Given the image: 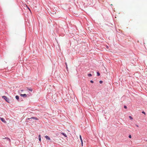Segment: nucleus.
<instances>
[{
  "instance_id": "1",
  "label": "nucleus",
  "mask_w": 147,
  "mask_h": 147,
  "mask_svg": "<svg viewBox=\"0 0 147 147\" xmlns=\"http://www.w3.org/2000/svg\"><path fill=\"white\" fill-rule=\"evenodd\" d=\"M2 98L4 99H5L7 102H9V100L7 96H2Z\"/></svg>"
},
{
  "instance_id": "2",
  "label": "nucleus",
  "mask_w": 147,
  "mask_h": 147,
  "mask_svg": "<svg viewBox=\"0 0 147 147\" xmlns=\"http://www.w3.org/2000/svg\"><path fill=\"white\" fill-rule=\"evenodd\" d=\"M35 119V120H38V119L37 117H31V118H28L27 119L28 120H30V119Z\"/></svg>"
},
{
  "instance_id": "3",
  "label": "nucleus",
  "mask_w": 147,
  "mask_h": 147,
  "mask_svg": "<svg viewBox=\"0 0 147 147\" xmlns=\"http://www.w3.org/2000/svg\"><path fill=\"white\" fill-rule=\"evenodd\" d=\"M0 119L3 122L5 123L6 122V121L5 120V119L3 118H1L0 117Z\"/></svg>"
},
{
  "instance_id": "4",
  "label": "nucleus",
  "mask_w": 147,
  "mask_h": 147,
  "mask_svg": "<svg viewBox=\"0 0 147 147\" xmlns=\"http://www.w3.org/2000/svg\"><path fill=\"white\" fill-rule=\"evenodd\" d=\"M80 140H81V142L82 143V146H83V140H82V138L81 136L80 135Z\"/></svg>"
},
{
  "instance_id": "5",
  "label": "nucleus",
  "mask_w": 147,
  "mask_h": 147,
  "mask_svg": "<svg viewBox=\"0 0 147 147\" xmlns=\"http://www.w3.org/2000/svg\"><path fill=\"white\" fill-rule=\"evenodd\" d=\"M20 95L22 97H27V95L26 94H21Z\"/></svg>"
},
{
  "instance_id": "6",
  "label": "nucleus",
  "mask_w": 147,
  "mask_h": 147,
  "mask_svg": "<svg viewBox=\"0 0 147 147\" xmlns=\"http://www.w3.org/2000/svg\"><path fill=\"white\" fill-rule=\"evenodd\" d=\"M45 137L46 139L49 140H50V138L47 136H45Z\"/></svg>"
},
{
  "instance_id": "7",
  "label": "nucleus",
  "mask_w": 147,
  "mask_h": 147,
  "mask_svg": "<svg viewBox=\"0 0 147 147\" xmlns=\"http://www.w3.org/2000/svg\"><path fill=\"white\" fill-rule=\"evenodd\" d=\"M61 134H62V135H63L64 136H65V137H67V136H66V135L65 134H64V133H61Z\"/></svg>"
},
{
  "instance_id": "8",
  "label": "nucleus",
  "mask_w": 147,
  "mask_h": 147,
  "mask_svg": "<svg viewBox=\"0 0 147 147\" xmlns=\"http://www.w3.org/2000/svg\"><path fill=\"white\" fill-rule=\"evenodd\" d=\"M27 89L28 90H29V91L31 92L32 91V89L31 88H28Z\"/></svg>"
},
{
  "instance_id": "9",
  "label": "nucleus",
  "mask_w": 147,
  "mask_h": 147,
  "mask_svg": "<svg viewBox=\"0 0 147 147\" xmlns=\"http://www.w3.org/2000/svg\"><path fill=\"white\" fill-rule=\"evenodd\" d=\"M23 91V90H19V92L21 93Z\"/></svg>"
},
{
  "instance_id": "10",
  "label": "nucleus",
  "mask_w": 147,
  "mask_h": 147,
  "mask_svg": "<svg viewBox=\"0 0 147 147\" xmlns=\"http://www.w3.org/2000/svg\"><path fill=\"white\" fill-rule=\"evenodd\" d=\"M16 98L17 100H18L19 99V96H16Z\"/></svg>"
},
{
  "instance_id": "11",
  "label": "nucleus",
  "mask_w": 147,
  "mask_h": 147,
  "mask_svg": "<svg viewBox=\"0 0 147 147\" xmlns=\"http://www.w3.org/2000/svg\"><path fill=\"white\" fill-rule=\"evenodd\" d=\"M39 140L40 141H41V138H40V135L39 136Z\"/></svg>"
},
{
  "instance_id": "12",
  "label": "nucleus",
  "mask_w": 147,
  "mask_h": 147,
  "mask_svg": "<svg viewBox=\"0 0 147 147\" xmlns=\"http://www.w3.org/2000/svg\"><path fill=\"white\" fill-rule=\"evenodd\" d=\"M88 75L89 77H90L92 76V74H88Z\"/></svg>"
},
{
  "instance_id": "13",
  "label": "nucleus",
  "mask_w": 147,
  "mask_h": 147,
  "mask_svg": "<svg viewBox=\"0 0 147 147\" xmlns=\"http://www.w3.org/2000/svg\"><path fill=\"white\" fill-rule=\"evenodd\" d=\"M97 75L98 76H99L100 75V74L98 72H97Z\"/></svg>"
},
{
  "instance_id": "14",
  "label": "nucleus",
  "mask_w": 147,
  "mask_h": 147,
  "mask_svg": "<svg viewBox=\"0 0 147 147\" xmlns=\"http://www.w3.org/2000/svg\"><path fill=\"white\" fill-rule=\"evenodd\" d=\"M25 5L27 7V8H28L29 9V10H30V11H31L30 10V8H29L27 6V5H26V4H25Z\"/></svg>"
},
{
  "instance_id": "15",
  "label": "nucleus",
  "mask_w": 147,
  "mask_h": 147,
  "mask_svg": "<svg viewBox=\"0 0 147 147\" xmlns=\"http://www.w3.org/2000/svg\"><path fill=\"white\" fill-rule=\"evenodd\" d=\"M129 118H130V119H133V118L131 116H129Z\"/></svg>"
},
{
  "instance_id": "16",
  "label": "nucleus",
  "mask_w": 147,
  "mask_h": 147,
  "mask_svg": "<svg viewBox=\"0 0 147 147\" xmlns=\"http://www.w3.org/2000/svg\"><path fill=\"white\" fill-rule=\"evenodd\" d=\"M100 82V84H101V83H102V81H100V82Z\"/></svg>"
},
{
  "instance_id": "17",
  "label": "nucleus",
  "mask_w": 147,
  "mask_h": 147,
  "mask_svg": "<svg viewBox=\"0 0 147 147\" xmlns=\"http://www.w3.org/2000/svg\"><path fill=\"white\" fill-rule=\"evenodd\" d=\"M124 108L125 109H127V106H124Z\"/></svg>"
},
{
  "instance_id": "18",
  "label": "nucleus",
  "mask_w": 147,
  "mask_h": 147,
  "mask_svg": "<svg viewBox=\"0 0 147 147\" xmlns=\"http://www.w3.org/2000/svg\"><path fill=\"white\" fill-rule=\"evenodd\" d=\"M90 82L91 83H93L94 82L92 80H91L90 81Z\"/></svg>"
},
{
  "instance_id": "19",
  "label": "nucleus",
  "mask_w": 147,
  "mask_h": 147,
  "mask_svg": "<svg viewBox=\"0 0 147 147\" xmlns=\"http://www.w3.org/2000/svg\"><path fill=\"white\" fill-rule=\"evenodd\" d=\"M129 138H131V135H129Z\"/></svg>"
},
{
  "instance_id": "20",
  "label": "nucleus",
  "mask_w": 147,
  "mask_h": 147,
  "mask_svg": "<svg viewBox=\"0 0 147 147\" xmlns=\"http://www.w3.org/2000/svg\"><path fill=\"white\" fill-rule=\"evenodd\" d=\"M142 113L144 114H145V112H144V111H142Z\"/></svg>"
},
{
  "instance_id": "21",
  "label": "nucleus",
  "mask_w": 147,
  "mask_h": 147,
  "mask_svg": "<svg viewBox=\"0 0 147 147\" xmlns=\"http://www.w3.org/2000/svg\"><path fill=\"white\" fill-rule=\"evenodd\" d=\"M65 64H66V68H67V64H66V63Z\"/></svg>"
},
{
  "instance_id": "22",
  "label": "nucleus",
  "mask_w": 147,
  "mask_h": 147,
  "mask_svg": "<svg viewBox=\"0 0 147 147\" xmlns=\"http://www.w3.org/2000/svg\"><path fill=\"white\" fill-rule=\"evenodd\" d=\"M136 126L137 127H138V125H136Z\"/></svg>"
},
{
  "instance_id": "23",
  "label": "nucleus",
  "mask_w": 147,
  "mask_h": 147,
  "mask_svg": "<svg viewBox=\"0 0 147 147\" xmlns=\"http://www.w3.org/2000/svg\"><path fill=\"white\" fill-rule=\"evenodd\" d=\"M8 138V139L9 140H10V139H9V138Z\"/></svg>"
}]
</instances>
